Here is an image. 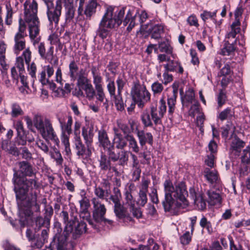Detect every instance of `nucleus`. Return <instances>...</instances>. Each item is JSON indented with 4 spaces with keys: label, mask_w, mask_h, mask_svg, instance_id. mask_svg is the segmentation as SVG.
Masks as SVG:
<instances>
[{
    "label": "nucleus",
    "mask_w": 250,
    "mask_h": 250,
    "mask_svg": "<svg viewBox=\"0 0 250 250\" xmlns=\"http://www.w3.org/2000/svg\"><path fill=\"white\" fill-rule=\"evenodd\" d=\"M24 20L21 18L19 20L18 32L14 37V50L18 55L20 52L25 48L24 37L26 35L25 31L26 29L25 22L27 24L29 36L31 39L36 38L39 34L40 22L37 17L38 4L35 1L30 3L27 1L24 3Z\"/></svg>",
    "instance_id": "obj_1"
},
{
    "label": "nucleus",
    "mask_w": 250,
    "mask_h": 250,
    "mask_svg": "<svg viewBox=\"0 0 250 250\" xmlns=\"http://www.w3.org/2000/svg\"><path fill=\"white\" fill-rule=\"evenodd\" d=\"M18 165L19 170L13 169L12 182L17 200L23 201L30 190L38 188L37 179L35 169L29 163L23 161Z\"/></svg>",
    "instance_id": "obj_2"
},
{
    "label": "nucleus",
    "mask_w": 250,
    "mask_h": 250,
    "mask_svg": "<svg viewBox=\"0 0 250 250\" xmlns=\"http://www.w3.org/2000/svg\"><path fill=\"white\" fill-rule=\"evenodd\" d=\"M165 199L162 204L166 211H169L174 204V198L184 203L187 202L188 192L184 183L180 182L173 186L170 180H167L164 183Z\"/></svg>",
    "instance_id": "obj_3"
},
{
    "label": "nucleus",
    "mask_w": 250,
    "mask_h": 250,
    "mask_svg": "<svg viewBox=\"0 0 250 250\" xmlns=\"http://www.w3.org/2000/svg\"><path fill=\"white\" fill-rule=\"evenodd\" d=\"M113 11L111 7L107 8L96 31V36L102 39L107 37L109 29L118 27L121 23L120 20H117L116 18H113Z\"/></svg>",
    "instance_id": "obj_4"
},
{
    "label": "nucleus",
    "mask_w": 250,
    "mask_h": 250,
    "mask_svg": "<svg viewBox=\"0 0 250 250\" xmlns=\"http://www.w3.org/2000/svg\"><path fill=\"white\" fill-rule=\"evenodd\" d=\"M57 119L60 124L62 130L61 141L64 147L67 155L71 153L69 135L72 133V118L71 116H67L65 114L61 113L57 115Z\"/></svg>",
    "instance_id": "obj_5"
},
{
    "label": "nucleus",
    "mask_w": 250,
    "mask_h": 250,
    "mask_svg": "<svg viewBox=\"0 0 250 250\" xmlns=\"http://www.w3.org/2000/svg\"><path fill=\"white\" fill-rule=\"evenodd\" d=\"M130 94L132 100L136 102L140 108H143L145 104L150 100L151 94L144 85L134 84L131 88Z\"/></svg>",
    "instance_id": "obj_6"
},
{
    "label": "nucleus",
    "mask_w": 250,
    "mask_h": 250,
    "mask_svg": "<svg viewBox=\"0 0 250 250\" xmlns=\"http://www.w3.org/2000/svg\"><path fill=\"white\" fill-rule=\"evenodd\" d=\"M31 208H33L36 212L40 211V206L37 203V195L36 194H31L30 197H29L27 200L26 207L21 208L20 210L19 221L22 227L27 223L28 220L33 215Z\"/></svg>",
    "instance_id": "obj_7"
},
{
    "label": "nucleus",
    "mask_w": 250,
    "mask_h": 250,
    "mask_svg": "<svg viewBox=\"0 0 250 250\" xmlns=\"http://www.w3.org/2000/svg\"><path fill=\"white\" fill-rule=\"evenodd\" d=\"M92 201L94 207L93 217L95 221L99 223L103 222L105 224L112 225L113 222L112 220L104 217L106 211L104 205L96 198H93Z\"/></svg>",
    "instance_id": "obj_8"
},
{
    "label": "nucleus",
    "mask_w": 250,
    "mask_h": 250,
    "mask_svg": "<svg viewBox=\"0 0 250 250\" xmlns=\"http://www.w3.org/2000/svg\"><path fill=\"white\" fill-rule=\"evenodd\" d=\"M62 0H57L55 6L54 3H49V6H47V15L50 24L58 25L62 13Z\"/></svg>",
    "instance_id": "obj_9"
},
{
    "label": "nucleus",
    "mask_w": 250,
    "mask_h": 250,
    "mask_svg": "<svg viewBox=\"0 0 250 250\" xmlns=\"http://www.w3.org/2000/svg\"><path fill=\"white\" fill-rule=\"evenodd\" d=\"M60 217L65 225L64 231L66 234H68L73 231V226L78 222L77 217L74 215L72 211H70L69 214L66 211L63 210L60 214Z\"/></svg>",
    "instance_id": "obj_10"
},
{
    "label": "nucleus",
    "mask_w": 250,
    "mask_h": 250,
    "mask_svg": "<svg viewBox=\"0 0 250 250\" xmlns=\"http://www.w3.org/2000/svg\"><path fill=\"white\" fill-rule=\"evenodd\" d=\"M167 111V105L164 98L162 97L159 101V111L156 107H151V119L155 125L160 124L161 119L163 117Z\"/></svg>",
    "instance_id": "obj_11"
},
{
    "label": "nucleus",
    "mask_w": 250,
    "mask_h": 250,
    "mask_svg": "<svg viewBox=\"0 0 250 250\" xmlns=\"http://www.w3.org/2000/svg\"><path fill=\"white\" fill-rule=\"evenodd\" d=\"M190 196L194 200V203L196 208L200 210H204L206 208V200L204 197V194L202 191L196 190L194 188H190L189 189Z\"/></svg>",
    "instance_id": "obj_12"
},
{
    "label": "nucleus",
    "mask_w": 250,
    "mask_h": 250,
    "mask_svg": "<svg viewBox=\"0 0 250 250\" xmlns=\"http://www.w3.org/2000/svg\"><path fill=\"white\" fill-rule=\"evenodd\" d=\"M114 212L119 219L122 220L125 222L130 223L131 225L133 224V219L130 216L126 208L121 203L114 205Z\"/></svg>",
    "instance_id": "obj_13"
},
{
    "label": "nucleus",
    "mask_w": 250,
    "mask_h": 250,
    "mask_svg": "<svg viewBox=\"0 0 250 250\" xmlns=\"http://www.w3.org/2000/svg\"><path fill=\"white\" fill-rule=\"evenodd\" d=\"M76 154L78 156L82 158H88L91 155V145L86 146L82 143L80 136H77L75 138V142Z\"/></svg>",
    "instance_id": "obj_14"
},
{
    "label": "nucleus",
    "mask_w": 250,
    "mask_h": 250,
    "mask_svg": "<svg viewBox=\"0 0 250 250\" xmlns=\"http://www.w3.org/2000/svg\"><path fill=\"white\" fill-rule=\"evenodd\" d=\"M66 235H59L58 236L56 235L48 248H50L52 250H67L68 244Z\"/></svg>",
    "instance_id": "obj_15"
},
{
    "label": "nucleus",
    "mask_w": 250,
    "mask_h": 250,
    "mask_svg": "<svg viewBox=\"0 0 250 250\" xmlns=\"http://www.w3.org/2000/svg\"><path fill=\"white\" fill-rule=\"evenodd\" d=\"M113 130L114 136L113 140V145L117 149L124 150L127 145V134L124 136L119 132L117 128H114Z\"/></svg>",
    "instance_id": "obj_16"
},
{
    "label": "nucleus",
    "mask_w": 250,
    "mask_h": 250,
    "mask_svg": "<svg viewBox=\"0 0 250 250\" xmlns=\"http://www.w3.org/2000/svg\"><path fill=\"white\" fill-rule=\"evenodd\" d=\"M33 122L34 126L40 133L46 129V126L47 125L50 126L52 125V123L49 119L44 118L39 114L34 115Z\"/></svg>",
    "instance_id": "obj_17"
},
{
    "label": "nucleus",
    "mask_w": 250,
    "mask_h": 250,
    "mask_svg": "<svg viewBox=\"0 0 250 250\" xmlns=\"http://www.w3.org/2000/svg\"><path fill=\"white\" fill-rule=\"evenodd\" d=\"M98 162L99 163V167L101 170H112L116 174L118 175L119 174L117 166H111V161L105 154L102 153Z\"/></svg>",
    "instance_id": "obj_18"
},
{
    "label": "nucleus",
    "mask_w": 250,
    "mask_h": 250,
    "mask_svg": "<svg viewBox=\"0 0 250 250\" xmlns=\"http://www.w3.org/2000/svg\"><path fill=\"white\" fill-rule=\"evenodd\" d=\"M46 127V129L41 132L40 134L46 141H49L51 140L58 146L60 141L53 127L52 124L50 126L47 125Z\"/></svg>",
    "instance_id": "obj_19"
},
{
    "label": "nucleus",
    "mask_w": 250,
    "mask_h": 250,
    "mask_svg": "<svg viewBox=\"0 0 250 250\" xmlns=\"http://www.w3.org/2000/svg\"><path fill=\"white\" fill-rule=\"evenodd\" d=\"M46 127V129L41 132L40 134L46 141H49L51 140L58 146L60 141L53 127L52 124L50 126L47 125Z\"/></svg>",
    "instance_id": "obj_20"
},
{
    "label": "nucleus",
    "mask_w": 250,
    "mask_h": 250,
    "mask_svg": "<svg viewBox=\"0 0 250 250\" xmlns=\"http://www.w3.org/2000/svg\"><path fill=\"white\" fill-rule=\"evenodd\" d=\"M38 52L42 58L47 60L51 62L54 59V47L50 46L46 53V50L44 44L43 42H40L38 46Z\"/></svg>",
    "instance_id": "obj_21"
},
{
    "label": "nucleus",
    "mask_w": 250,
    "mask_h": 250,
    "mask_svg": "<svg viewBox=\"0 0 250 250\" xmlns=\"http://www.w3.org/2000/svg\"><path fill=\"white\" fill-rule=\"evenodd\" d=\"M245 142L241 140L239 138L235 137L232 139L231 143L230 152L231 155L235 157L240 155L241 149L245 146Z\"/></svg>",
    "instance_id": "obj_22"
},
{
    "label": "nucleus",
    "mask_w": 250,
    "mask_h": 250,
    "mask_svg": "<svg viewBox=\"0 0 250 250\" xmlns=\"http://www.w3.org/2000/svg\"><path fill=\"white\" fill-rule=\"evenodd\" d=\"M95 88V95L96 99L99 101L103 103V105L106 109H107L108 107V104H107V100L105 98V93L104 91V88L102 84V83H98L94 84Z\"/></svg>",
    "instance_id": "obj_23"
},
{
    "label": "nucleus",
    "mask_w": 250,
    "mask_h": 250,
    "mask_svg": "<svg viewBox=\"0 0 250 250\" xmlns=\"http://www.w3.org/2000/svg\"><path fill=\"white\" fill-rule=\"evenodd\" d=\"M141 146H143L146 143L152 145L153 144V136L151 133H146L143 130H137L136 132Z\"/></svg>",
    "instance_id": "obj_24"
},
{
    "label": "nucleus",
    "mask_w": 250,
    "mask_h": 250,
    "mask_svg": "<svg viewBox=\"0 0 250 250\" xmlns=\"http://www.w3.org/2000/svg\"><path fill=\"white\" fill-rule=\"evenodd\" d=\"M97 6L96 0H90L86 4L83 11L87 19H90L92 16L95 14Z\"/></svg>",
    "instance_id": "obj_25"
},
{
    "label": "nucleus",
    "mask_w": 250,
    "mask_h": 250,
    "mask_svg": "<svg viewBox=\"0 0 250 250\" xmlns=\"http://www.w3.org/2000/svg\"><path fill=\"white\" fill-rule=\"evenodd\" d=\"M178 95V89L176 87L173 88L172 93L168 96L167 104H168V112L169 114L172 115L175 109V104L176 103V99Z\"/></svg>",
    "instance_id": "obj_26"
},
{
    "label": "nucleus",
    "mask_w": 250,
    "mask_h": 250,
    "mask_svg": "<svg viewBox=\"0 0 250 250\" xmlns=\"http://www.w3.org/2000/svg\"><path fill=\"white\" fill-rule=\"evenodd\" d=\"M98 140L101 146L104 150L110 147H112L113 145L110 143L107 136L106 132L104 130H100L98 132Z\"/></svg>",
    "instance_id": "obj_27"
},
{
    "label": "nucleus",
    "mask_w": 250,
    "mask_h": 250,
    "mask_svg": "<svg viewBox=\"0 0 250 250\" xmlns=\"http://www.w3.org/2000/svg\"><path fill=\"white\" fill-rule=\"evenodd\" d=\"M81 207V212L80 216L82 218H84L83 215L87 217L89 216V212L88 211V208L90 207V203L88 199L85 196V193L82 195V199L79 201Z\"/></svg>",
    "instance_id": "obj_28"
},
{
    "label": "nucleus",
    "mask_w": 250,
    "mask_h": 250,
    "mask_svg": "<svg viewBox=\"0 0 250 250\" xmlns=\"http://www.w3.org/2000/svg\"><path fill=\"white\" fill-rule=\"evenodd\" d=\"M164 67L166 71H178L181 74L184 71L183 68L179 62L175 60L170 59L167 64L164 65Z\"/></svg>",
    "instance_id": "obj_29"
},
{
    "label": "nucleus",
    "mask_w": 250,
    "mask_h": 250,
    "mask_svg": "<svg viewBox=\"0 0 250 250\" xmlns=\"http://www.w3.org/2000/svg\"><path fill=\"white\" fill-rule=\"evenodd\" d=\"M76 80H77V85L80 88H82L90 83V80L87 78V73H86L85 69H81L79 70Z\"/></svg>",
    "instance_id": "obj_30"
},
{
    "label": "nucleus",
    "mask_w": 250,
    "mask_h": 250,
    "mask_svg": "<svg viewBox=\"0 0 250 250\" xmlns=\"http://www.w3.org/2000/svg\"><path fill=\"white\" fill-rule=\"evenodd\" d=\"M34 229L36 231H38L41 227L44 226L45 228L49 226L50 221L49 218H43L42 216H38L33 218Z\"/></svg>",
    "instance_id": "obj_31"
},
{
    "label": "nucleus",
    "mask_w": 250,
    "mask_h": 250,
    "mask_svg": "<svg viewBox=\"0 0 250 250\" xmlns=\"http://www.w3.org/2000/svg\"><path fill=\"white\" fill-rule=\"evenodd\" d=\"M79 67L74 60L71 61L69 64L68 76L71 81L74 82L76 80L79 74Z\"/></svg>",
    "instance_id": "obj_32"
},
{
    "label": "nucleus",
    "mask_w": 250,
    "mask_h": 250,
    "mask_svg": "<svg viewBox=\"0 0 250 250\" xmlns=\"http://www.w3.org/2000/svg\"><path fill=\"white\" fill-rule=\"evenodd\" d=\"M86 225L83 222H78L77 225L73 228V231L71 232L73 233V237L75 239L79 237L82 234L86 232Z\"/></svg>",
    "instance_id": "obj_33"
},
{
    "label": "nucleus",
    "mask_w": 250,
    "mask_h": 250,
    "mask_svg": "<svg viewBox=\"0 0 250 250\" xmlns=\"http://www.w3.org/2000/svg\"><path fill=\"white\" fill-rule=\"evenodd\" d=\"M82 136L84 140L86 146L91 145L94 136L92 129H89L88 130L85 127H83L82 128Z\"/></svg>",
    "instance_id": "obj_34"
},
{
    "label": "nucleus",
    "mask_w": 250,
    "mask_h": 250,
    "mask_svg": "<svg viewBox=\"0 0 250 250\" xmlns=\"http://www.w3.org/2000/svg\"><path fill=\"white\" fill-rule=\"evenodd\" d=\"M208 203L211 206H214L221 203V198L219 193L213 191H208Z\"/></svg>",
    "instance_id": "obj_35"
},
{
    "label": "nucleus",
    "mask_w": 250,
    "mask_h": 250,
    "mask_svg": "<svg viewBox=\"0 0 250 250\" xmlns=\"http://www.w3.org/2000/svg\"><path fill=\"white\" fill-rule=\"evenodd\" d=\"M65 8V20L66 22L71 21L74 18L75 9L74 4L64 3Z\"/></svg>",
    "instance_id": "obj_36"
},
{
    "label": "nucleus",
    "mask_w": 250,
    "mask_h": 250,
    "mask_svg": "<svg viewBox=\"0 0 250 250\" xmlns=\"http://www.w3.org/2000/svg\"><path fill=\"white\" fill-rule=\"evenodd\" d=\"M129 152V151L125 150L119 152V157L118 158L119 166L124 167L127 165L129 160L128 154Z\"/></svg>",
    "instance_id": "obj_37"
},
{
    "label": "nucleus",
    "mask_w": 250,
    "mask_h": 250,
    "mask_svg": "<svg viewBox=\"0 0 250 250\" xmlns=\"http://www.w3.org/2000/svg\"><path fill=\"white\" fill-rule=\"evenodd\" d=\"M164 32V27L161 24H155L150 30L151 36L154 39H158Z\"/></svg>",
    "instance_id": "obj_38"
},
{
    "label": "nucleus",
    "mask_w": 250,
    "mask_h": 250,
    "mask_svg": "<svg viewBox=\"0 0 250 250\" xmlns=\"http://www.w3.org/2000/svg\"><path fill=\"white\" fill-rule=\"evenodd\" d=\"M235 49V47L233 44V42L232 43H230L229 41H226L224 47L222 49L220 54L224 56H229L233 52Z\"/></svg>",
    "instance_id": "obj_39"
},
{
    "label": "nucleus",
    "mask_w": 250,
    "mask_h": 250,
    "mask_svg": "<svg viewBox=\"0 0 250 250\" xmlns=\"http://www.w3.org/2000/svg\"><path fill=\"white\" fill-rule=\"evenodd\" d=\"M11 116L13 118H16L24 114V112L21 106L16 103H12L11 105Z\"/></svg>",
    "instance_id": "obj_40"
},
{
    "label": "nucleus",
    "mask_w": 250,
    "mask_h": 250,
    "mask_svg": "<svg viewBox=\"0 0 250 250\" xmlns=\"http://www.w3.org/2000/svg\"><path fill=\"white\" fill-rule=\"evenodd\" d=\"M205 176L207 180L212 184L218 180V173L215 170H210L209 168H206L205 170Z\"/></svg>",
    "instance_id": "obj_41"
},
{
    "label": "nucleus",
    "mask_w": 250,
    "mask_h": 250,
    "mask_svg": "<svg viewBox=\"0 0 250 250\" xmlns=\"http://www.w3.org/2000/svg\"><path fill=\"white\" fill-rule=\"evenodd\" d=\"M127 24H129L127 27V30L129 32L132 30L135 24L134 18L133 17L130 11H128L125 18L123 21V24L124 26H126Z\"/></svg>",
    "instance_id": "obj_42"
},
{
    "label": "nucleus",
    "mask_w": 250,
    "mask_h": 250,
    "mask_svg": "<svg viewBox=\"0 0 250 250\" xmlns=\"http://www.w3.org/2000/svg\"><path fill=\"white\" fill-rule=\"evenodd\" d=\"M158 48L161 52H165L167 55L172 54V48L167 40L159 42Z\"/></svg>",
    "instance_id": "obj_43"
},
{
    "label": "nucleus",
    "mask_w": 250,
    "mask_h": 250,
    "mask_svg": "<svg viewBox=\"0 0 250 250\" xmlns=\"http://www.w3.org/2000/svg\"><path fill=\"white\" fill-rule=\"evenodd\" d=\"M127 142H128V146L130 149H132V151L135 153H138L139 151V147L135 138L133 135L127 134Z\"/></svg>",
    "instance_id": "obj_44"
},
{
    "label": "nucleus",
    "mask_w": 250,
    "mask_h": 250,
    "mask_svg": "<svg viewBox=\"0 0 250 250\" xmlns=\"http://www.w3.org/2000/svg\"><path fill=\"white\" fill-rule=\"evenodd\" d=\"M141 120L145 127L152 126L153 125L149 112L147 110H144L141 115Z\"/></svg>",
    "instance_id": "obj_45"
},
{
    "label": "nucleus",
    "mask_w": 250,
    "mask_h": 250,
    "mask_svg": "<svg viewBox=\"0 0 250 250\" xmlns=\"http://www.w3.org/2000/svg\"><path fill=\"white\" fill-rule=\"evenodd\" d=\"M81 88L84 91L86 96L88 99L91 100L93 99L96 94V90H94L91 83L83 86Z\"/></svg>",
    "instance_id": "obj_46"
},
{
    "label": "nucleus",
    "mask_w": 250,
    "mask_h": 250,
    "mask_svg": "<svg viewBox=\"0 0 250 250\" xmlns=\"http://www.w3.org/2000/svg\"><path fill=\"white\" fill-rule=\"evenodd\" d=\"M122 195L120 190L118 188H114L113 189V194L109 197L114 205L121 203Z\"/></svg>",
    "instance_id": "obj_47"
},
{
    "label": "nucleus",
    "mask_w": 250,
    "mask_h": 250,
    "mask_svg": "<svg viewBox=\"0 0 250 250\" xmlns=\"http://www.w3.org/2000/svg\"><path fill=\"white\" fill-rule=\"evenodd\" d=\"M114 99V103L118 110L123 111L125 109L124 104L121 93H118L117 95L112 96Z\"/></svg>",
    "instance_id": "obj_48"
},
{
    "label": "nucleus",
    "mask_w": 250,
    "mask_h": 250,
    "mask_svg": "<svg viewBox=\"0 0 250 250\" xmlns=\"http://www.w3.org/2000/svg\"><path fill=\"white\" fill-rule=\"evenodd\" d=\"M234 115V111L230 108H227L220 112L218 118L221 121L229 119Z\"/></svg>",
    "instance_id": "obj_49"
},
{
    "label": "nucleus",
    "mask_w": 250,
    "mask_h": 250,
    "mask_svg": "<svg viewBox=\"0 0 250 250\" xmlns=\"http://www.w3.org/2000/svg\"><path fill=\"white\" fill-rule=\"evenodd\" d=\"M195 94L192 89L189 88L186 92L184 98L182 97L183 102H186L188 103H192L194 101Z\"/></svg>",
    "instance_id": "obj_50"
},
{
    "label": "nucleus",
    "mask_w": 250,
    "mask_h": 250,
    "mask_svg": "<svg viewBox=\"0 0 250 250\" xmlns=\"http://www.w3.org/2000/svg\"><path fill=\"white\" fill-rule=\"evenodd\" d=\"M125 205L128 207H133L135 205V200L131 193L129 191H125Z\"/></svg>",
    "instance_id": "obj_51"
},
{
    "label": "nucleus",
    "mask_w": 250,
    "mask_h": 250,
    "mask_svg": "<svg viewBox=\"0 0 250 250\" xmlns=\"http://www.w3.org/2000/svg\"><path fill=\"white\" fill-rule=\"evenodd\" d=\"M250 163H241L239 168V173L241 176L248 175L250 172Z\"/></svg>",
    "instance_id": "obj_52"
},
{
    "label": "nucleus",
    "mask_w": 250,
    "mask_h": 250,
    "mask_svg": "<svg viewBox=\"0 0 250 250\" xmlns=\"http://www.w3.org/2000/svg\"><path fill=\"white\" fill-rule=\"evenodd\" d=\"M147 192L144 191L139 192V197L137 203L138 205L144 207L147 202Z\"/></svg>",
    "instance_id": "obj_53"
},
{
    "label": "nucleus",
    "mask_w": 250,
    "mask_h": 250,
    "mask_svg": "<svg viewBox=\"0 0 250 250\" xmlns=\"http://www.w3.org/2000/svg\"><path fill=\"white\" fill-rule=\"evenodd\" d=\"M114 146L113 145L112 146V147H110L109 148H107L105 150L107 151V154L108 155V159L111 162H117L118 158L119 157V152L118 153H116L114 151Z\"/></svg>",
    "instance_id": "obj_54"
},
{
    "label": "nucleus",
    "mask_w": 250,
    "mask_h": 250,
    "mask_svg": "<svg viewBox=\"0 0 250 250\" xmlns=\"http://www.w3.org/2000/svg\"><path fill=\"white\" fill-rule=\"evenodd\" d=\"M45 242L40 237H35L32 240L30 241L31 247L34 249H40L42 248Z\"/></svg>",
    "instance_id": "obj_55"
},
{
    "label": "nucleus",
    "mask_w": 250,
    "mask_h": 250,
    "mask_svg": "<svg viewBox=\"0 0 250 250\" xmlns=\"http://www.w3.org/2000/svg\"><path fill=\"white\" fill-rule=\"evenodd\" d=\"M191 237L192 233H190L189 231H186L180 237V243L183 245L189 244L191 240Z\"/></svg>",
    "instance_id": "obj_56"
},
{
    "label": "nucleus",
    "mask_w": 250,
    "mask_h": 250,
    "mask_svg": "<svg viewBox=\"0 0 250 250\" xmlns=\"http://www.w3.org/2000/svg\"><path fill=\"white\" fill-rule=\"evenodd\" d=\"M200 225L203 228H206L209 233L212 232V228L210 222L208 221L207 219L203 216L200 222Z\"/></svg>",
    "instance_id": "obj_57"
},
{
    "label": "nucleus",
    "mask_w": 250,
    "mask_h": 250,
    "mask_svg": "<svg viewBox=\"0 0 250 250\" xmlns=\"http://www.w3.org/2000/svg\"><path fill=\"white\" fill-rule=\"evenodd\" d=\"M216 14L217 10H215L213 12H210L209 11L205 10L203 11V13L201 14L200 16L201 19L204 21H206L209 19H213L216 16Z\"/></svg>",
    "instance_id": "obj_58"
},
{
    "label": "nucleus",
    "mask_w": 250,
    "mask_h": 250,
    "mask_svg": "<svg viewBox=\"0 0 250 250\" xmlns=\"http://www.w3.org/2000/svg\"><path fill=\"white\" fill-rule=\"evenodd\" d=\"M16 68H17L19 74H23L25 72L23 60L22 57H18L17 58Z\"/></svg>",
    "instance_id": "obj_59"
},
{
    "label": "nucleus",
    "mask_w": 250,
    "mask_h": 250,
    "mask_svg": "<svg viewBox=\"0 0 250 250\" xmlns=\"http://www.w3.org/2000/svg\"><path fill=\"white\" fill-rule=\"evenodd\" d=\"M50 155L58 164L61 165L62 164L63 159L60 151L57 149H54L53 152H51Z\"/></svg>",
    "instance_id": "obj_60"
},
{
    "label": "nucleus",
    "mask_w": 250,
    "mask_h": 250,
    "mask_svg": "<svg viewBox=\"0 0 250 250\" xmlns=\"http://www.w3.org/2000/svg\"><path fill=\"white\" fill-rule=\"evenodd\" d=\"M241 163H250V147L244 149L241 156Z\"/></svg>",
    "instance_id": "obj_61"
},
{
    "label": "nucleus",
    "mask_w": 250,
    "mask_h": 250,
    "mask_svg": "<svg viewBox=\"0 0 250 250\" xmlns=\"http://www.w3.org/2000/svg\"><path fill=\"white\" fill-rule=\"evenodd\" d=\"M26 64L27 65V70L29 74L33 78V81H34L35 79H36V73L37 71L36 65L34 62Z\"/></svg>",
    "instance_id": "obj_62"
},
{
    "label": "nucleus",
    "mask_w": 250,
    "mask_h": 250,
    "mask_svg": "<svg viewBox=\"0 0 250 250\" xmlns=\"http://www.w3.org/2000/svg\"><path fill=\"white\" fill-rule=\"evenodd\" d=\"M151 89L154 94L161 93L164 89V86L162 84L156 82L151 85Z\"/></svg>",
    "instance_id": "obj_63"
},
{
    "label": "nucleus",
    "mask_w": 250,
    "mask_h": 250,
    "mask_svg": "<svg viewBox=\"0 0 250 250\" xmlns=\"http://www.w3.org/2000/svg\"><path fill=\"white\" fill-rule=\"evenodd\" d=\"M21 57H22L23 60H24L26 64H28L30 62L32 58V52L29 47L26 48L23 51Z\"/></svg>",
    "instance_id": "obj_64"
}]
</instances>
